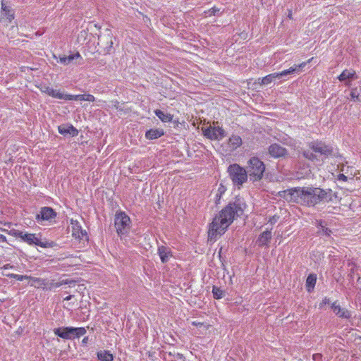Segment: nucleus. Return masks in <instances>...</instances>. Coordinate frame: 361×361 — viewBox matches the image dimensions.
Listing matches in <instances>:
<instances>
[{
  "label": "nucleus",
  "instance_id": "3",
  "mask_svg": "<svg viewBox=\"0 0 361 361\" xmlns=\"http://www.w3.org/2000/svg\"><path fill=\"white\" fill-rule=\"evenodd\" d=\"M307 145L309 149H303L302 155L312 162L323 161L329 157H335L338 154L336 149L322 140H312Z\"/></svg>",
  "mask_w": 361,
  "mask_h": 361
},
{
  "label": "nucleus",
  "instance_id": "34",
  "mask_svg": "<svg viewBox=\"0 0 361 361\" xmlns=\"http://www.w3.org/2000/svg\"><path fill=\"white\" fill-rule=\"evenodd\" d=\"M7 276L10 279H15L17 281H22L24 279H30V276L27 275H19L16 274H9L7 275Z\"/></svg>",
  "mask_w": 361,
  "mask_h": 361
},
{
  "label": "nucleus",
  "instance_id": "11",
  "mask_svg": "<svg viewBox=\"0 0 361 361\" xmlns=\"http://www.w3.org/2000/svg\"><path fill=\"white\" fill-rule=\"evenodd\" d=\"M202 132L204 135L210 140H220L223 139L226 135H224V129L217 126H209L207 128H202Z\"/></svg>",
  "mask_w": 361,
  "mask_h": 361
},
{
  "label": "nucleus",
  "instance_id": "14",
  "mask_svg": "<svg viewBox=\"0 0 361 361\" xmlns=\"http://www.w3.org/2000/svg\"><path fill=\"white\" fill-rule=\"evenodd\" d=\"M59 133L64 136L71 135L72 137L77 136L78 130L71 124H63L58 127Z\"/></svg>",
  "mask_w": 361,
  "mask_h": 361
},
{
  "label": "nucleus",
  "instance_id": "7",
  "mask_svg": "<svg viewBox=\"0 0 361 361\" xmlns=\"http://www.w3.org/2000/svg\"><path fill=\"white\" fill-rule=\"evenodd\" d=\"M20 239L29 245H37L43 248H51L56 245V243L54 241H49L46 239L42 240L37 237V234L28 233L24 231L22 232Z\"/></svg>",
  "mask_w": 361,
  "mask_h": 361
},
{
  "label": "nucleus",
  "instance_id": "10",
  "mask_svg": "<svg viewBox=\"0 0 361 361\" xmlns=\"http://www.w3.org/2000/svg\"><path fill=\"white\" fill-rule=\"evenodd\" d=\"M56 216L57 213L54 209L49 207H43L36 214L35 219L38 223H42L43 221L51 222Z\"/></svg>",
  "mask_w": 361,
  "mask_h": 361
},
{
  "label": "nucleus",
  "instance_id": "39",
  "mask_svg": "<svg viewBox=\"0 0 361 361\" xmlns=\"http://www.w3.org/2000/svg\"><path fill=\"white\" fill-rule=\"evenodd\" d=\"M278 219H279V216H276V215H275V216H271V217L269 219V222L271 225H273V224H276V223L277 222Z\"/></svg>",
  "mask_w": 361,
  "mask_h": 361
},
{
  "label": "nucleus",
  "instance_id": "16",
  "mask_svg": "<svg viewBox=\"0 0 361 361\" xmlns=\"http://www.w3.org/2000/svg\"><path fill=\"white\" fill-rule=\"evenodd\" d=\"M271 239V231L267 230L259 235L256 241V243L258 245V246L263 247L264 245H267Z\"/></svg>",
  "mask_w": 361,
  "mask_h": 361
},
{
  "label": "nucleus",
  "instance_id": "1",
  "mask_svg": "<svg viewBox=\"0 0 361 361\" xmlns=\"http://www.w3.org/2000/svg\"><path fill=\"white\" fill-rule=\"evenodd\" d=\"M246 207L245 200L237 196L233 202H230L213 219L209 227L208 240L215 242L225 233L235 217L243 215Z\"/></svg>",
  "mask_w": 361,
  "mask_h": 361
},
{
  "label": "nucleus",
  "instance_id": "13",
  "mask_svg": "<svg viewBox=\"0 0 361 361\" xmlns=\"http://www.w3.org/2000/svg\"><path fill=\"white\" fill-rule=\"evenodd\" d=\"M337 78L339 81L344 82L346 86L350 87L351 85V81L356 80L357 75L355 71H350L348 69H345Z\"/></svg>",
  "mask_w": 361,
  "mask_h": 361
},
{
  "label": "nucleus",
  "instance_id": "40",
  "mask_svg": "<svg viewBox=\"0 0 361 361\" xmlns=\"http://www.w3.org/2000/svg\"><path fill=\"white\" fill-rule=\"evenodd\" d=\"M174 357L176 358L179 361H184L185 360L184 355L183 354H181V353H177Z\"/></svg>",
  "mask_w": 361,
  "mask_h": 361
},
{
  "label": "nucleus",
  "instance_id": "42",
  "mask_svg": "<svg viewBox=\"0 0 361 361\" xmlns=\"http://www.w3.org/2000/svg\"><path fill=\"white\" fill-rule=\"evenodd\" d=\"M53 286L54 288H59L62 286V282L61 281H60L59 282H54V281L53 280Z\"/></svg>",
  "mask_w": 361,
  "mask_h": 361
},
{
  "label": "nucleus",
  "instance_id": "38",
  "mask_svg": "<svg viewBox=\"0 0 361 361\" xmlns=\"http://www.w3.org/2000/svg\"><path fill=\"white\" fill-rule=\"evenodd\" d=\"M47 285L45 286V288L47 290H51L54 288L53 286V280H48L47 279Z\"/></svg>",
  "mask_w": 361,
  "mask_h": 361
},
{
  "label": "nucleus",
  "instance_id": "49",
  "mask_svg": "<svg viewBox=\"0 0 361 361\" xmlns=\"http://www.w3.org/2000/svg\"><path fill=\"white\" fill-rule=\"evenodd\" d=\"M72 298H73V295H69L68 296L66 297V298H64V300H71V299H72Z\"/></svg>",
  "mask_w": 361,
  "mask_h": 361
},
{
  "label": "nucleus",
  "instance_id": "2",
  "mask_svg": "<svg viewBox=\"0 0 361 361\" xmlns=\"http://www.w3.org/2000/svg\"><path fill=\"white\" fill-rule=\"evenodd\" d=\"M288 192L290 201L309 207L329 203L333 201V197H337V194L333 193L331 189L314 187L293 188L288 190Z\"/></svg>",
  "mask_w": 361,
  "mask_h": 361
},
{
  "label": "nucleus",
  "instance_id": "48",
  "mask_svg": "<svg viewBox=\"0 0 361 361\" xmlns=\"http://www.w3.org/2000/svg\"><path fill=\"white\" fill-rule=\"evenodd\" d=\"M176 353H176L175 351H173V352H171V351L169 352V355L170 356H172V357H175Z\"/></svg>",
  "mask_w": 361,
  "mask_h": 361
},
{
  "label": "nucleus",
  "instance_id": "30",
  "mask_svg": "<svg viewBox=\"0 0 361 361\" xmlns=\"http://www.w3.org/2000/svg\"><path fill=\"white\" fill-rule=\"evenodd\" d=\"M279 74V73H271V74H269V75L264 77L262 80V83L263 85H268V84L271 83L275 79L280 78L281 76Z\"/></svg>",
  "mask_w": 361,
  "mask_h": 361
},
{
  "label": "nucleus",
  "instance_id": "35",
  "mask_svg": "<svg viewBox=\"0 0 361 361\" xmlns=\"http://www.w3.org/2000/svg\"><path fill=\"white\" fill-rule=\"evenodd\" d=\"M22 232L21 231H19V230H16V229H11L8 231V234L15 237V238H20V236H21V234H22Z\"/></svg>",
  "mask_w": 361,
  "mask_h": 361
},
{
  "label": "nucleus",
  "instance_id": "44",
  "mask_svg": "<svg viewBox=\"0 0 361 361\" xmlns=\"http://www.w3.org/2000/svg\"><path fill=\"white\" fill-rule=\"evenodd\" d=\"M71 280L68 279L61 280L62 285H69Z\"/></svg>",
  "mask_w": 361,
  "mask_h": 361
},
{
  "label": "nucleus",
  "instance_id": "9",
  "mask_svg": "<svg viewBox=\"0 0 361 361\" xmlns=\"http://www.w3.org/2000/svg\"><path fill=\"white\" fill-rule=\"evenodd\" d=\"M114 39L115 37L111 31L109 29H106L104 33L99 35L97 44L101 49H103L104 54L110 53L113 48Z\"/></svg>",
  "mask_w": 361,
  "mask_h": 361
},
{
  "label": "nucleus",
  "instance_id": "32",
  "mask_svg": "<svg viewBox=\"0 0 361 361\" xmlns=\"http://www.w3.org/2000/svg\"><path fill=\"white\" fill-rule=\"evenodd\" d=\"M226 191V186H224V184L222 183H221L219 186V188H218V190H217V193L216 195V201H215V202L216 204L219 203V201L221 200V196L223 195V194L225 193Z\"/></svg>",
  "mask_w": 361,
  "mask_h": 361
},
{
  "label": "nucleus",
  "instance_id": "19",
  "mask_svg": "<svg viewBox=\"0 0 361 361\" xmlns=\"http://www.w3.org/2000/svg\"><path fill=\"white\" fill-rule=\"evenodd\" d=\"M326 224L322 220H319L316 222V226L319 228V235L330 237L332 233V231L330 228L326 227Z\"/></svg>",
  "mask_w": 361,
  "mask_h": 361
},
{
  "label": "nucleus",
  "instance_id": "29",
  "mask_svg": "<svg viewBox=\"0 0 361 361\" xmlns=\"http://www.w3.org/2000/svg\"><path fill=\"white\" fill-rule=\"evenodd\" d=\"M350 95L354 102H361V87L352 88Z\"/></svg>",
  "mask_w": 361,
  "mask_h": 361
},
{
  "label": "nucleus",
  "instance_id": "24",
  "mask_svg": "<svg viewBox=\"0 0 361 361\" xmlns=\"http://www.w3.org/2000/svg\"><path fill=\"white\" fill-rule=\"evenodd\" d=\"M154 114L164 123L171 122L173 120V115L160 109H156Z\"/></svg>",
  "mask_w": 361,
  "mask_h": 361
},
{
  "label": "nucleus",
  "instance_id": "6",
  "mask_svg": "<svg viewBox=\"0 0 361 361\" xmlns=\"http://www.w3.org/2000/svg\"><path fill=\"white\" fill-rule=\"evenodd\" d=\"M131 220L130 217L122 211L117 212L114 218V226L118 235L127 234L130 228Z\"/></svg>",
  "mask_w": 361,
  "mask_h": 361
},
{
  "label": "nucleus",
  "instance_id": "5",
  "mask_svg": "<svg viewBox=\"0 0 361 361\" xmlns=\"http://www.w3.org/2000/svg\"><path fill=\"white\" fill-rule=\"evenodd\" d=\"M228 173L234 185L240 188L247 180L246 170L238 164H231L228 168Z\"/></svg>",
  "mask_w": 361,
  "mask_h": 361
},
{
  "label": "nucleus",
  "instance_id": "18",
  "mask_svg": "<svg viewBox=\"0 0 361 361\" xmlns=\"http://www.w3.org/2000/svg\"><path fill=\"white\" fill-rule=\"evenodd\" d=\"M305 65H306L305 62H303L299 65H294L293 66L289 68L288 69L284 70V71L280 72L279 75L281 76V78H282V77H286L290 74L299 73L300 71V70L303 67L305 66Z\"/></svg>",
  "mask_w": 361,
  "mask_h": 361
},
{
  "label": "nucleus",
  "instance_id": "36",
  "mask_svg": "<svg viewBox=\"0 0 361 361\" xmlns=\"http://www.w3.org/2000/svg\"><path fill=\"white\" fill-rule=\"evenodd\" d=\"M219 12H220L219 8H218L216 7H213V8L209 9L207 11H206V13H207L208 16H212L218 15Z\"/></svg>",
  "mask_w": 361,
  "mask_h": 361
},
{
  "label": "nucleus",
  "instance_id": "21",
  "mask_svg": "<svg viewBox=\"0 0 361 361\" xmlns=\"http://www.w3.org/2000/svg\"><path fill=\"white\" fill-rule=\"evenodd\" d=\"M164 135V131L161 128L149 129L145 133V137L148 140H155Z\"/></svg>",
  "mask_w": 361,
  "mask_h": 361
},
{
  "label": "nucleus",
  "instance_id": "50",
  "mask_svg": "<svg viewBox=\"0 0 361 361\" xmlns=\"http://www.w3.org/2000/svg\"><path fill=\"white\" fill-rule=\"evenodd\" d=\"M192 325H194V326H198V325H202V324H201V323L196 322H192Z\"/></svg>",
  "mask_w": 361,
  "mask_h": 361
},
{
  "label": "nucleus",
  "instance_id": "27",
  "mask_svg": "<svg viewBox=\"0 0 361 361\" xmlns=\"http://www.w3.org/2000/svg\"><path fill=\"white\" fill-rule=\"evenodd\" d=\"M97 358L100 361H113L114 356L109 350H100L97 352Z\"/></svg>",
  "mask_w": 361,
  "mask_h": 361
},
{
  "label": "nucleus",
  "instance_id": "51",
  "mask_svg": "<svg viewBox=\"0 0 361 361\" xmlns=\"http://www.w3.org/2000/svg\"><path fill=\"white\" fill-rule=\"evenodd\" d=\"M81 234H82V236H84V235H87V233L85 231H81Z\"/></svg>",
  "mask_w": 361,
  "mask_h": 361
},
{
  "label": "nucleus",
  "instance_id": "46",
  "mask_svg": "<svg viewBox=\"0 0 361 361\" xmlns=\"http://www.w3.org/2000/svg\"><path fill=\"white\" fill-rule=\"evenodd\" d=\"M0 242H7L6 236L0 234Z\"/></svg>",
  "mask_w": 361,
  "mask_h": 361
},
{
  "label": "nucleus",
  "instance_id": "41",
  "mask_svg": "<svg viewBox=\"0 0 361 361\" xmlns=\"http://www.w3.org/2000/svg\"><path fill=\"white\" fill-rule=\"evenodd\" d=\"M338 180H342V181H346L348 180V177L343 173H340L338 176Z\"/></svg>",
  "mask_w": 361,
  "mask_h": 361
},
{
  "label": "nucleus",
  "instance_id": "25",
  "mask_svg": "<svg viewBox=\"0 0 361 361\" xmlns=\"http://www.w3.org/2000/svg\"><path fill=\"white\" fill-rule=\"evenodd\" d=\"M317 282V275L315 274H310L306 279V289L310 293L314 288Z\"/></svg>",
  "mask_w": 361,
  "mask_h": 361
},
{
  "label": "nucleus",
  "instance_id": "47",
  "mask_svg": "<svg viewBox=\"0 0 361 361\" xmlns=\"http://www.w3.org/2000/svg\"><path fill=\"white\" fill-rule=\"evenodd\" d=\"M76 283V281L75 280H73V279H71V281H70V283H69V286H74Z\"/></svg>",
  "mask_w": 361,
  "mask_h": 361
},
{
  "label": "nucleus",
  "instance_id": "4",
  "mask_svg": "<svg viewBox=\"0 0 361 361\" xmlns=\"http://www.w3.org/2000/svg\"><path fill=\"white\" fill-rule=\"evenodd\" d=\"M53 332L56 336L63 339L71 340L85 335L87 331L84 327L66 326L55 328Z\"/></svg>",
  "mask_w": 361,
  "mask_h": 361
},
{
  "label": "nucleus",
  "instance_id": "12",
  "mask_svg": "<svg viewBox=\"0 0 361 361\" xmlns=\"http://www.w3.org/2000/svg\"><path fill=\"white\" fill-rule=\"evenodd\" d=\"M268 154L271 157L279 159L286 157L288 154V150L279 144L274 143L268 147Z\"/></svg>",
  "mask_w": 361,
  "mask_h": 361
},
{
  "label": "nucleus",
  "instance_id": "31",
  "mask_svg": "<svg viewBox=\"0 0 361 361\" xmlns=\"http://www.w3.org/2000/svg\"><path fill=\"white\" fill-rule=\"evenodd\" d=\"M212 293L213 296L215 299H221L225 296L224 290H221L220 288L213 286L212 287Z\"/></svg>",
  "mask_w": 361,
  "mask_h": 361
},
{
  "label": "nucleus",
  "instance_id": "37",
  "mask_svg": "<svg viewBox=\"0 0 361 361\" xmlns=\"http://www.w3.org/2000/svg\"><path fill=\"white\" fill-rule=\"evenodd\" d=\"M54 89L49 87V86H43L42 88H41V91L44 93H46L48 95L51 96V94H52V92H53Z\"/></svg>",
  "mask_w": 361,
  "mask_h": 361
},
{
  "label": "nucleus",
  "instance_id": "20",
  "mask_svg": "<svg viewBox=\"0 0 361 361\" xmlns=\"http://www.w3.org/2000/svg\"><path fill=\"white\" fill-rule=\"evenodd\" d=\"M1 12L8 23H11L15 18L14 11L5 4L4 0L1 1Z\"/></svg>",
  "mask_w": 361,
  "mask_h": 361
},
{
  "label": "nucleus",
  "instance_id": "26",
  "mask_svg": "<svg viewBox=\"0 0 361 361\" xmlns=\"http://www.w3.org/2000/svg\"><path fill=\"white\" fill-rule=\"evenodd\" d=\"M78 58L81 59V56L78 52H77L76 54H71L68 56H60L59 62L64 65H68L71 63L73 60L77 59Z\"/></svg>",
  "mask_w": 361,
  "mask_h": 361
},
{
  "label": "nucleus",
  "instance_id": "17",
  "mask_svg": "<svg viewBox=\"0 0 361 361\" xmlns=\"http://www.w3.org/2000/svg\"><path fill=\"white\" fill-rule=\"evenodd\" d=\"M158 254L162 263H166L169 257L172 256L171 250L164 245L158 247Z\"/></svg>",
  "mask_w": 361,
  "mask_h": 361
},
{
  "label": "nucleus",
  "instance_id": "22",
  "mask_svg": "<svg viewBox=\"0 0 361 361\" xmlns=\"http://www.w3.org/2000/svg\"><path fill=\"white\" fill-rule=\"evenodd\" d=\"M68 100L94 102L95 100V97L92 94H90L77 95L69 94Z\"/></svg>",
  "mask_w": 361,
  "mask_h": 361
},
{
  "label": "nucleus",
  "instance_id": "8",
  "mask_svg": "<svg viewBox=\"0 0 361 361\" xmlns=\"http://www.w3.org/2000/svg\"><path fill=\"white\" fill-rule=\"evenodd\" d=\"M265 171V165L257 157L250 159V180L253 183L261 180Z\"/></svg>",
  "mask_w": 361,
  "mask_h": 361
},
{
  "label": "nucleus",
  "instance_id": "23",
  "mask_svg": "<svg viewBox=\"0 0 361 361\" xmlns=\"http://www.w3.org/2000/svg\"><path fill=\"white\" fill-rule=\"evenodd\" d=\"M30 280L31 281L30 286H35L37 288H45V286L47 285V279L42 278H36L30 276Z\"/></svg>",
  "mask_w": 361,
  "mask_h": 361
},
{
  "label": "nucleus",
  "instance_id": "53",
  "mask_svg": "<svg viewBox=\"0 0 361 361\" xmlns=\"http://www.w3.org/2000/svg\"><path fill=\"white\" fill-rule=\"evenodd\" d=\"M316 356H318V357H321V355H319V354H318V355H314V359L316 358Z\"/></svg>",
  "mask_w": 361,
  "mask_h": 361
},
{
  "label": "nucleus",
  "instance_id": "28",
  "mask_svg": "<svg viewBox=\"0 0 361 361\" xmlns=\"http://www.w3.org/2000/svg\"><path fill=\"white\" fill-rule=\"evenodd\" d=\"M228 144L231 149H235L242 144L241 137L238 135H233L229 138Z\"/></svg>",
  "mask_w": 361,
  "mask_h": 361
},
{
  "label": "nucleus",
  "instance_id": "33",
  "mask_svg": "<svg viewBox=\"0 0 361 361\" xmlns=\"http://www.w3.org/2000/svg\"><path fill=\"white\" fill-rule=\"evenodd\" d=\"M68 96H69V94L60 92L59 90H54L52 92V94H51V97H52L54 98H57V99H64V100H68Z\"/></svg>",
  "mask_w": 361,
  "mask_h": 361
},
{
  "label": "nucleus",
  "instance_id": "43",
  "mask_svg": "<svg viewBox=\"0 0 361 361\" xmlns=\"http://www.w3.org/2000/svg\"><path fill=\"white\" fill-rule=\"evenodd\" d=\"M330 302V300L329 298H327L326 297H325L323 300H322V302L321 303V305H326V304H329Z\"/></svg>",
  "mask_w": 361,
  "mask_h": 361
},
{
  "label": "nucleus",
  "instance_id": "52",
  "mask_svg": "<svg viewBox=\"0 0 361 361\" xmlns=\"http://www.w3.org/2000/svg\"><path fill=\"white\" fill-rule=\"evenodd\" d=\"M288 18H292V13L290 11H289Z\"/></svg>",
  "mask_w": 361,
  "mask_h": 361
},
{
  "label": "nucleus",
  "instance_id": "45",
  "mask_svg": "<svg viewBox=\"0 0 361 361\" xmlns=\"http://www.w3.org/2000/svg\"><path fill=\"white\" fill-rule=\"evenodd\" d=\"M88 341H89V338L87 336L84 337L83 339L82 340V344L83 345H85L87 343Z\"/></svg>",
  "mask_w": 361,
  "mask_h": 361
},
{
  "label": "nucleus",
  "instance_id": "15",
  "mask_svg": "<svg viewBox=\"0 0 361 361\" xmlns=\"http://www.w3.org/2000/svg\"><path fill=\"white\" fill-rule=\"evenodd\" d=\"M331 309L339 317L349 319L351 317V313L348 310L344 308H341L339 305H336V302H334L331 304Z\"/></svg>",
  "mask_w": 361,
  "mask_h": 361
}]
</instances>
